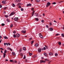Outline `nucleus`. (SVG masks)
<instances>
[{"mask_svg": "<svg viewBox=\"0 0 64 64\" xmlns=\"http://www.w3.org/2000/svg\"><path fill=\"white\" fill-rule=\"evenodd\" d=\"M13 36L14 37V38H16V35H15V34H14L13 35Z\"/></svg>", "mask_w": 64, "mask_h": 64, "instance_id": "nucleus-20", "label": "nucleus"}, {"mask_svg": "<svg viewBox=\"0 0 64 64\" xmlns=\"http://www.w3.org/2000/svg\"><path fill=\"white\" fill-rule=\"evenodd\" d=\"M32 38H30V39H29V40H32Z\"/></svg>", "mask_w": 64, "mask_h": 64, "instance_id": "nucleus-52", "label": "nucleus"}, {"mask_svg": "<svg viewBox=\"0 0 64 64\" xmlns=\"http://www.w3.org/2000/svg\"><path fill=\"white\" fill-rule=\"evenodd\" d=\"M34 8H32V11H33V10H34Z\"/></svg>", "mask_w": 64, "mask_h": 64, "instance_id": "nucleus-60", "label": "nucleus"}, {"mask_svg": "<svg viewBox=\"0 0 64 64\" xmlns=\"http://www.w3.org/2000/svg\"><path fill=\"white\" fill-rule=\"evenodd\" d=\"M6 43H4V46H5V45H6Z\"/></svg>", "mask_w": 64, "mask_h": 64, "instance_id": "nucleus-63", "label": "nucleus"}, {"mask_svg": "<svg viewBox=\"0 0 64 64\" xmlns=\"http://www.w3.org/2000/svg\"><path fill=\"white\" fill-rule=\"evenodd\" d=\"M50 25H52V24H51V22L50 23Z\"/></svg>", "mask_w": 64, "mask_h": 64, "instance_id": "nucleus-55", "label": "nucleus"}, {"mask_svg": "<svg viewBox=\"0 0 64 64\" xmlns=\"http://www.w3.org/2000/svg\"><path fill=\"white\" fill-rule=\"evenodd\" d=\"M51 4V3H50V2H48L46 4V7H48V6H49Z\"/></svg>", "mask_w": 64, "mask_h": 64, "instance_id": "nucleus-1", "label": "nucleus"}, {"mask_svg": "<svg viewBox=\"0 0 64 64\" xmlns=\"http://www.w3.org/2000/svg\"><path fill=\"white\" fill-rule=\"evenodd\" d=\"M56 3L55 2H54L52 3V4H56Z\"/></svg>", "mask_w": 64, "mask_h": 64, "instance_id": "nucleus-44", "label": "nucleus"}, {"mask_svg": "<svg viewBox=\"0 0 64 64\" xmlns=\"http://www.w3.org/2000/svg\"><path fill=\"white\" fill-rule=\"evenodd\" d=\"M44 55L45 56H46V57L47 56V54L46 53L44 52Z\"/></svg>", "mask_w": 64, "mask_h": 64, "instance_id": "nucleus-13", "label": "nucleus"}, {"mask_svg": "<svg viewBox=\"0 0 64 64\" xmlns=\"http://www.w3.org/2000/svg\"><path fill=\"white\" fill-rule=\"evenodd\" d=\"M45 46L46 47V49H48V46H47L46 45Z\"/></svg>", "mask_w": 64, "mask_h": 64, "instance_id": "nucleus-36", "label": "nucleus"}, {"mask_svg": "<svg viewBox=\"0 0 64 64\" xmlns=\"http://www.w3.org/2000/svg\"><path fill=\"white\" fill-rule=\"evenodd\" d=\"M9 17V16L8 15H5V17H6V18H7V17Z\"/></svg>", "mask_w": 64, "mask_h": 64, "instance_id": "nucleus-27", "label": "nucleus"}, {"mask_svg": "<svg viewBox=\"0 0 64 64\" xmlns=\"http://www.w3.org/2000/svg\"><path fill=\"white\" fill-rule=\"evenodd\" d=\"M54 22H56V23H57V22L55 20H54Z\"/></svg>", "mask_w": 64, "mask_h": 64, "instance_id": "nucleus-62", "label": "nucleus"}, {"mask_svg": "<svg viewBox=\"0 0 64 64\" xmlns=\"http://www.w3.org/2000/svg\"><path fill=\"white\" fill-rule=\"evenodd\" d=\"M44 60H46V61H49V60L46 59Z\"/></svg>", "mask_w": 64, "mask_h": 64, "instance_id": "nucleus-41", "label": "nucleus"}, {"mask_svg": "<svg viewBox=\"0 0 64 64\" xmlns=\"http://www.w3.org/2000/svg\"><path fill=\"white\" fill-rule=\"evenodd\" d=\"M21 56H23V54L21 53H20V55Z\"/></svg>", "mask_w": 64, "mask_h": 64, "instance_id": "nucleus-34", "label": "nucleus"}, {"mask_svg": "<svg viewBox=\"0 0 64 64\" xmlns=\"http://www.w3.org/2000/svg\"><path fill=\"white\" fill-rule=\"evenodd\" d=\"M49 30L50 31H53V29L52 28H49Z\"/></svg>", "mask_w": 64, "mask_h": 64, "instance_id": "nucleus-14", "label": "nucleus"}, {"mask_svg": "<svg viewBox=\"0 0 64 64\" xmlns=\"http://www.w3.org/2000/svg\"><path fill=\"white\" fill-rule=\"evenodd\" d=\"M39 36L40 38H41L42 39H43V36L41 34H39Z\"/></svg>", "mask_w": 64, "mask_h": 64, "instance_id": "nucleus-3", "label": "nucleus"}, {"mask_svg": "<svg viewBox=\"0 0 64 64\" xmlns=\"http://www.w3.org/2000/svg\"><path fill=\"white\" fill-rule=\"evenodd\" d=\"M15 14V13L14 12H13L10 14L9 16H12V15H13Z\"/></svg>", "mask_w": 64, "mask_h": 64, "instance_id": "nucleus-2", "label": "nucleus"}, {"mask_svg": "<svg viewBox=\"0 0 64 64\" xmlns=\"http://www.w3.org/2000/svg\"><path fill=\"white\" fill-rule=\"evenodd\" d=\"M14 62H15L16 63H17V61L16 60H15L14 61Z\"/></svg>", "mask_w": 64, "mask_h": 64, "instance_id": "nucleus-58", "label": "nucleus"}, {"mask_svg": "<svg viewBox=\"0 0 64 64\" xmlns=\"http://www.w3.org/2000/svg\"><path fill=\"white\" fill-rule=\"evenodd\" d=\"M38 52H41V49H38Z\"/></svg>", "mask_w": 64, "mask_h": 64, "instance_id": "nucleus-8", "label": "nucleus"}, {"mask_svg": "<svg viewBox=\"0 0 64 64\" xmlns=\"http://www.w3.org/2000/svg\"><path fill=\"white\" fill-rule=\"evenodd\" d=\"M22 32L23 33H26V30H22Z\"/></svg>", "mask_w": 64, "mask_h": 64, "instance_id": "nucleus-10", "label": "nucleus"}, {"mask_svg": "<svg viewBox=\"0 0 64 64\" xmlns=\"http://www.w3.org/2000/svg\"><path fill=\"white\" fill-rule=\"evenodd\" d=\"M55 56H57V55H58V54H55Z\"/></svg>", "mask_w": 64, "mask_h": 64, "instance_id": "nucleus-47", "label": "nucleus"}, {"mask_svg": "<svg viewBox=\"0 0 64 64\" xmlns=\"http://www.w3.org/2000/svg\"><path fill=\"white\" fill-rule=\"evenodd\" d=\"M40 63H45L46 62V61H44L43 60H40Z\"/></svg>", "mask_w": 64, "mask_h": 64, "instance_id": "nucleus-4", "label": "nucleus"}, {"mask_svg": "<svg viewBox=\"0 0 64 64\" xmlns=\"http://www.w3.org/2000/svg\"><path fill=\"white\" fill-rule=\"evenodd\" d=\"M13 24H11L10 25V28H12V27H13Z\"/></svg>", "mask_w": 64, "mask_h": 64, "instance_id": "nucleus-32", "label": "nucleus"}, {"mask_svg": "<svg viewBox=\"0 0 64 64\" xmlns=\"http://www.w3.org/2000/svg\"><path fill=\"white\" fill-rule=\"evenodd\" d=\"M10 48L8 47V48H7V49H8V50H10Z\"/></svg>", "mask_w": 64, "mask_h": 64, "instance_id": "nucleus-51", "label": "nucleus"}, {"mask_svg": "<svg viewBox=\"0 0 64 64\" xmlns=\"http://www.w3.org/2000/svg\"><path fill=\"white\" fill-rule=\"evenodd\" d=\"M2 26H4L5 25V24H2Z\"/></svg>", "mask_w": 64, "mask_h": 64, "instance_id": "nucleus-33", "label": "nucleus"}, {"mask_svg": "<svg viewBox=\"0 0 64 64\" xmlns=\"http://www.w3.org/2000/svg\"><path fill=\"white\" fill-rule=\"evenodd\" d=\"M35 16H37V17L38 16V14H37L36 13H35Z\"/></svg>", "mask_w": 64, "mask_h": 64, "instance_id": "nucleus-24", "label": "nucleus"}, {"mask_svg": "<svg viewBox=\"0 0 64 64\" xmlns=\"http://www.w3.org/2000/svg\"><path fill=\"white\" fill-rule=\"evenodd\" d=\"M4 53H7V50H5L4 51Z\"/></svg>", "mask_w": 64, "mask_h": 64, "instance_id": "nucleus-29", "label": "nucleus"}, {"mask_svg": "<svg viewBox=\"0 0 64 64\" xmlns=\"http://www.w3.org/2000/svg\"><path fill=\"white\" fill-rule=\"evenodd\" d=\"M21 11H23L24 10L23 9V8H21Z\"/></svg>", "mask_w": 64, "mask_h": 64, "instance_id": "nucleus-40", "label": "nucleus"}, {"mask_svg": "<svg viewBox=\"0 0 64 64\" xmlns=\"http://www.w3.org/2000/svg\"><path fill=\"white\" fill-rule=\"evenodd\" d=\"M33 42H34V41H32L31 42V43L32 44H33Z\"/></svg>", "mask_w": 64, "mask_h": 64, "instance_id": "nucleus-38", "label": "nucleus"}, {"mask_svg": "<svg viewBox=\"0 0 64 64\" xmlns=\"http://www.w3.org/2000/svg\"><path fill=\"white\" fill-rule=\"evenodd\" d=\"M6 56V54L5 53H4L3 57L4 58H5V56Z\"/></svg>", "mask_w": 64, "mask_h": 64, "instance_id": "nucleus-23", "label": "nucleus"}, {"mask_svg": "<svg viewBox=\"0 0 64 64\" xmlns=\"http://www.w3.org/2000/svg\"><path fill=\"white\" fill-rule=\"evenodd\" d=\"M8 45H10V44L9 43H8Z\"/></svg>", "mask_w": 64, "mask_h": 64, "instance_id": "nucleus-53", "label": "nucleus"}, {"mask_svg": "<svg viewBox=\"0 0 64 64\" xmlns=\"http://www.w3.org/2000/svg\"><path fill=\"white\" fill-rule=\"evenodd\" d=\"M19 8H21V6H19Z\"/></svg>", "mask_w": 64, "mask_h": 64, "instance_id": "nucleus-56", "label": "nucleus"}, {"mask_svg": "<svg viewBox=\"0 0 64 64\" xmlns=\"http://www.w3.org/2000/svg\"><path fill=\"white\" fill-rule=\"evenodd\" d=\"M20 52H21V51H22V50H21V49H20Z\"/></svg>", "mask_w": 64, "mask_h": 64, "instance_id": "nucleus-61", "label": "nucleus"}, {"mask_svg": "<svg viewBox=\"0 0 64 64\" xmlns=\"http://www.w3.org/2000/svg\"><path fill=\"white\" fill-rule=\"evenodd\" d=\"M44 50H46V48L45 47H44Z\"/></svg>", "mask_w": 64, "mask_h": 64, "instance_id": "nucleus-43", "label": "nucleus"}, {"mask_svg": "<svg viewBox=\"0 0 64 64\" xmlns=\"http://www.w3.org/2000/svg\"><path fill=\"white\" fill-rule=\"evenodd\" d=\"M34 13H35V11H33L32 14V16H33V15H34Z\"/></svg>", "mask_w": 64, "mask_h": 64, "instance_id": "nucleus-12", "label": "nucleus"}, {"mask_svg": "<svg viewBox=\"0 0 64 64\" xmlns=\"http://www.w3.org/2000/svg\"><path fill=\"white\" fill-rule=\"evenodd\" d=\"M34 46L35 47H37L38 46V44H36L34 45Z\"/></svg>", "mask_w": 64, "mask_h": 64, "instance_id": "nucleus-9", "label": "nucleus"}, {"mask_svg": "<svg viewBox=\"0 0 64 64\" xmlns=\"http://www.w3.org/2000/svg\"><path fill=\"white\" fill-rule=\"evenodd\" d=\"M23 49L25 51L26 50V48L25 47H24L23 48Z\"/></svg>", "mask_w": 64, "mask_h": 64, "instance_id": "nucleus-18", "label": "nucleus"}, {"mask_svg": "<svg viewBox=\"0 0 64 64\" xmlns=\"http://www.w3.org/2000/svg\"><path fill=\"white\" fill-rule=\"evenodd\" d=\"M10 62H13V63H14V61L13 60H10Z\"/></svg>", "mask_w": 64, "mask_h": 64, "instance_id": "nucleus-16", "label": "nucleus"}, {"mask_svg": "<svg viewBox=\"0 0 64 64\" xmlns=\"http://www.w3.org/2000/svg\"><path fill=\"white\" fill-rule=\"evenodd\" d=\"M12 54H13V55H15V53L14 52H12Z\"/></svg>", "mask_w": 64, "mask_h": 64, "instance_id": "nucleus-26", "label": "nucleus"}, {"mask_svg": "<svg viewBox=\"0 0 64 64\" xmlns=\"http://www.w3.org/2000/svg\"><path fill=\"white\" fill-rule=\"evenodd\" d=\"M13 33H14V34H15V33H16V31H14L13 32Z\"/></svg>", "mask_w": 64, "mask_h": 64, "instance_id": "nucleus-49", "label": "nucleus"}, {"mask_svg": "<svg viewBox=\"0 0 64 64\" xmlns=\"http://www.w3.org/2000/svg\"><path fill=\"white\" fill-rule=\"evenodd\" d=\"M12 7H15V5L14 4H12Z\"/></svg>", "mask_w": 64, "mask_h": 64, "instance_id": "nucleus-19", "label": "nucleus"}, {"mask_svg": "<svg viewBox=\"0 0 64 64\" xmlns=\"http://www.w3.org/2000/svg\"><path fill=\"white\" fill-rule=\"evenodd\" d=\"M59 35V34H56V36H58V35Z\"/></svg>", "mask_w": 64, "mask_h": 64, "instance_id": "nucleus-46", "label": "nucleus"}, {"mask_svg": "<svg viewBox=\"0 0 64 64\" xmlns=\"http://www.w3.org/2000/svg\"><path fill=\"white\" fill-rule=\"evenodd\" d=\"M21 0H17L16 1L17 2H19Z\"/></svg>", "mask_w": 64, "mask_h": 64, "instance_id": "nucleus-28", "label": "nucleus"}, {"mask_svg": "<svg viewBox=\"0 0 64 64\" xmlns=\"http://www.w3.org/2000/svg\"><path fill=\"white\" fill-rule=\"evenodd\" d=\"M58 44L60 45L61 44V43L60 42H58Z\"/></svg>", "mask_w": 64, "mask_h": 64, "instance_id": "nucleus-30", "label": "nucleus"}, {"mask_svg": "<svg viewBox=\"0 0 64 64\" xmlns=\"http://www.w3.org/2000/svg\"><path fill=\"white\" fill-rule=\"evenodd\" d=\"M10 51H12V49H11V48H10Z\"/></svg>", "mask_w": 64, "mask_h": 64, "instance_id": "nucleus-54", "label": "nucleus"}, {"mask_svg": "<svg viewBox=\"0 0 64 64\" xmlns=\"http://www.w3.org/2000/svg\"><path fill=\"white\" fill-rule=\"evenodd\" d=\"M62 29L64 30V26H63L62 28Z\"/></svg>", "mask_w": 64, "mask_h": 64, "instance_id": "nucleus-64", "label": "nucleus"}, {"mask_svg": "<svg viewBox=\"0 0 64 64\" xmlns=\"http://www.w3.org/2000/svg\"><path fill=\"white\" fill-rule=\"evenodd\" d=\"M25 58H26V56H25L24 55V56L23 58V59H25Z\"/></svg>", "mask_w": 64, "mask_h": 64, "instance_id": "nucleus-35", "label": "nucleus"}, {"mask_svg": "<svg viewBox=\"0 0 64 64\" xmlns=\"http://www.w3.org/2000/svg\"><path fill=\"white\" fill-rule=\"evenodd\" d=\"M49 54L50 56H53V54L52 52L49 53Z\"/></svg>", "mask_w": 64, "mask_h": 64, "instance_id": "nucleus-6", "label": "nucleus"}, {"mask_svg": "<svg viewBox=\"0 0 64 64\" xmlns=\"http://www.w3.org/2000/svg\"><path fill=\"white\" fill-rule=\"evenodd\" d=\"M14 20L15 21H17L18 20V18H14Z\"/></svg>", "mask_w": 64, "mask_h": 64, "instance_id": "nucleus-5", "label": "nucleus"}, {"mask_svg": "<svg viewBox=\"0 0 64 64\" xmlns=\"http://www.w3.org/2000/svg\"><path fill=\"white\" fill-rule=\"evenodd\" d=\"M36 1L37 2H40V0H36Z\"/></svg>", "mask_w": 64, "mask_h": 64, "instance_id": "nucleus-17", "label": "nucleus"}, {"mask_svg": "<svg viewBox=\"0 0 64 64\" xmlns=\"http://www.w3.org/2000/svg\"><path fill=\"white\" fill-rule=\"evenodd\" d=\"M36 57V55H35L34 56V58H35V57Z\"/></svg>", "mask_w": 64, "mask_h": 64, "instance_id": "nucleus-50", "label": "nucleus"}, {"mask_svg": "<svg viewBox=\"0 0 64 64\" xmlns=\"http://www.w3.org/2000/svg\"><path fill=\"white\" fill-rule=\"evenodd\" d=\"M4 39H8V38L7 37V36H4Z\"/></svg>", "mask_w": 64, "mask_h": 64, "instance_id": "nucleus-21", "label": "nucleus"}, {"mask_svg": "<svg viewBox=\"0 0 64 64\" xmlns=\"http://www.w3.org/2000/svg\"><path fill=\"white\" fill-rule=\"evenodd\" d=\"M6 21L7 22H9L10 21V20L8 19H6Z\"/></svg>", "mask_w": 64, "mask_h": 64, "instance_id": "nucleus-22", "label": "nucleus"}, {"mask_svg": "<svg viewBox=\"0 0 64 64\" xmlns=\"http://www.w3.org/2000/svg\"><path fill=\"white\" fill-rule=\"evenodd\" d=\"M20 34H16V36L17 37H18H18H20Z\"/></svg>", "mask_w": 64, "mask_h": 64, "instance_id": "nucleus-7", "label": "nucleus"}, {"mask_svg": "<svg viewBox=\"0 0 64 64\" xmlns=\"http://www.w3.org/2000/svg\"><path fill=\"white\" fill-rule=\"evenodd\" d=\"M2 5H0V8H2Z\"/></svg>", "mask_w": 64, "mask_h": 64, "instance_id": "nucleus-48", "label": "nucleus"}, {"mask_svg": "<svg viewBox=\"0 0 64 64\" xmlns=\"http://www.w3.org/2000/svg\"><path fill=\"white\" fill-rule=\"evenodd\" d=\"M31 6V4H29L27 5V7H28V6Z\"/></svg>", "mask_w": 64, "mask_h": 64, "instance_id": "nucleus-11", "label": "nucleus"}, {"mask_svg": "<svg viewBox=\"0 0 64 64\" xmlns=\"http://www.w3.org/2000/svg\"><path fill=\"white\" fill-rule=\"evenodd\" d=\"M41 22L42 23H43V22H44V20H42L41 21Z\"/></svg>", "mask_w": 64, "mask_h": 64, "instance_id": "nucleus-42", "label": "nucleus"}, {"mask_svg": "<svg viewBox=\"0 0 64 64\" xmlns=\"http://www.w3.org/2000/svg\"><path fill=\"white\" fill-rule=\"evenodd\" d=\"M20 4H21V3H19L17 5L18 6L20 5Z\"/></svg>", "mask_w": 64, "mask_h": 64, "instance_id": "nucleus-39", "label": "nucleus"}, {"mask_svg": "<svg viewBox=\"0 0 64 64\" xmlns=\"http://www.w3.org/2000/svg\"><path fill=\"white\" fill-rule=\"evenodd\" d=\"M7 8V7H5L4 8V9H6V8Z\"/></svg>", "mask_w": 64, "mask_h": 64, "instance_id": "nucleus-45", "label": "nucleus"}, {"mask_svg": "<svg viewBox=\"0 0 64 64\" xmlns=\"http://www.w3.org/2000/svg\"><path fill=\"white\" fill-rule=\"evenodd\" d=\"M36 19V21H38V18H35Z\"/></svg>", "mask_w": 64, "mask_h": 64, "instance_id": "nucleus-37", "label": "nucleus"}, {"mask_svg": "<svg viewBox=\"0 0 64 64\" xmlns=\"http://www.w3.org/2000/svg\"><path fill=\"white\" fill-rule=\"evenodd\" d=\"M0 49H1L2 50H3V48H0Z\"/></svg>", "mask_w": 64, "mask_h": 64, "instance_id": "nucleus-59", "label": "nucleus"}, {"mask_svg": "<svg viewBox=\"0 0 64 64\" xmlns=\"http://www.w3.org/2000/svg\"><path fill=\"white\" fill-rule=\"evenodd\" d=\"M29 54L30 56H31L32 55V53H30L29 52Z\"/></svg>", "mask_w": 64, "mask_h": 64, "instance_id": "nucleus-25", "label": "nucleus"}, {"mask_svg": "<svg viewBox=\"0 0 64 64\" xmlns=\"http://www.w3.org/2000/svg\"><path fill=\"white\" fill-rule=\"evenodd\" d=\"M64 34H62V37H64Z\"/></svg>", "mask_w": 64, "mask_h": 64, "instance_id": "nucleus-31", "label": "nucleus"}, {"mask_svg": "<svg viewBox=\"0 0 64 64\" xmlns=\"http://www.w3.org/2000/svg\"><path fill=\"white\" fill-rule=\"evenodd\" d=\"M2 38V36H0V39Z\"/></svg>", "mask_w": 64, "mask_h": 64, "instance_id": "nucleus-57", "label": "nucleus"}, {"mask_svg": "<svg viewBox=\"0 0 64 64\" xmlns=\"http://www.w3.org/2000/svg\"><path fill=\"white\" fill-rule=\"evenodd\" d=\"M2 3H4V4H6V2L5 1H2Z\"/></svg>", "mask_w": 64, "mask_h": 64, "instance_id": "nucleus-15", "label": "nucleus"}]
</instances>
